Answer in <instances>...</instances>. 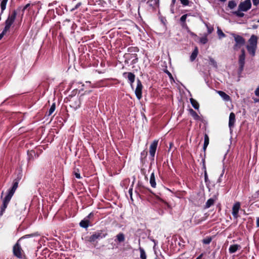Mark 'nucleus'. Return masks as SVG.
I'll return each mask as SVG.
<instances>
[{
  "label": "nucleus",
  "mask_w": 259,
  "mask_h": 259,
  "mask_svg": "<svg viewBox=\"0 0 259 259\" xmlns=\"http://www.w3.org/2000/svg\"><path fill=\"white\" fill-rule=\"evenodd\" d=\"M143 85L139 79L137 80V85L135 90V94L137 98L140 100L142 97Z\"/></svg>",
  "instance_id": "6e6552de"
},
{
  "label": "nucleus",
  "mask_w": 259,
  "mask_h": 259,
  "mask_svg": "<svg viewBox=\"0 0 259 259\" xmlns=\"http://www.w3.org/2000/svg\"><path fill=\"white\" fill-rule=\"evenodd\" d=\"M3 194H4V192H2V193L1 197H3Z\"/></svg>",
  "instance_id": "69168bd1"
},
{
  "label": "nucleus",
  "mask_w": 259,
  "mask_h": 259,
  "mask_svg": "<svg viewBox=\"0 0 259 259\" xmlns=\"http://www.w3.org/2000/svg\"><path fill=\"white\" fill-rule=\"evenodd\" d=\"M190 103H191L192 106H193V107L194 109L198 110L199 108V104L198 103V102L196 100H195L193 98H191L190 99Z\"/></svg>",
  "instance_id": "412c9836"
},
{
  "label": "nucleus",
  "mask_w": 259,
  "mask_h": 259,
  "mask_svg": "<svg viewBox=\"0 0 259 259\" xmlns=\"http://www.w3.org/2000/svg\"><path fill=\"white\" fill-rule=\"evenodd\" d=\"M90 224V221L84 219L80 221L79 223V225L81 227L87 229L89 226Z\"/></svg>",
  "instance_id": "6ab92c4d"
},
{
  "label": "nucleus",
  "mask_w": 259,
  "mask_h": 259,
  "mask_svg": "<svg viewBox=\"0 0 259 259\" xmlns=\"http://www.w3.org/2000/svg\"><path fill=\"white\" fill-rule=\"evenodd\" d=\"M214 203V199L213 198H209L206 201L205 205L204 206L205 208H208L212 205H213Z\"/></svg>",
  "instance_id": "4be33fe9"
},
{
  "label": "nucleus",
  "mask_w": 259,
  "mask_h": 259,
  "mask_svg": "<svg viewBox=\"0 0 259 259\" xmlns=\"http://www.w3.org/2000/svg\"><path fill=\"white\" fill-rule=\"evenodd\" d=\"M139 250L140 252V258L141 259H146L147 255H146V252H145L144 249L143 248L140 247L139 248Z\"/></svg>",
  "instance_id": "a878e982"
},
{
  "label": "nucleus",
  "mask_w": 259,
  "mask_h": 259,
  "mask_svg": "<svg viewBox=\"0 0 259 259\" xmlns=\"http://www.w3.org/2000/svg\"><path fill=\"white\" fill-rule=\"evenodd\" d=\"M198 49L197 47H195L190 57V60L191 62H193L195 60L198 55Z\"/></svg>",
  "instance_id": "a211bd4d"
},
{
  "label": "nucleus",
  "mask_w": 259,
  "mask_h": 259,
  "mask_svg": "<svg viewBox=\"0 0 259 259\" xmlns=\"http://www.w3.org/2000/svg\"><path fill=\"white\" fill-rule=\"evenodd\" d=\"M209 64L212 65L213 67L217 68V63L216 61L212 58L210 57L209 59Z\"/></svg>",
  "instance_id": "c9c22d12"
},
{
  "label": "nucleus",
  "mask_w": 259,
  "mask_h": 259,
  "mask_svg": "<svg viewBox=\"0 0 259 259\" xmlns=\"http://www.w3.org/2000/svg\"><path fill=\"white\" fill-rule=\"evenodd\" d=\"M203 168L204 170V181L205 183H207L208 181V176L206 169V166L205 164L204 159L203 160Z\"/></svg>",
  "instance_id": "393cba45"
},
{
  "label": "nucleus",
  "mask_w": 259,
  "mask_h": 259,
  "mask_svg": "<svg viewBox=\"0 0 259 259\" xmlns=\"http://www.w3.org/2000/svg\"><path fill=\"white\" fill-rule=\"evenodd\" d=\"M172 143H170V145H169V146H170V148H171V146H172Z\"/></svg>",
  "instance_id": "0e129e2a"
},
{
  "label": "nucleus",
  "mask_w": 259,
  "mask_h": 259,
  "mask_svg": "<svg viewBox=\"0 0 259 259\" xmlns=\"http://www.w3.org/2000/svg\"><path fill=\"white\" fill-rule=\"evenodd\" d=\"M156 198L159 200V201H160L161 202H163L164 204H165L168 207H169V204H168V203H167L166 201H165L164 200H163L162 199H161V198H160L159 196H158L157 195H156Z\"/></svg>",
  "instance_id": "ea45409f"
},
{
  "label": "nucleus",
  "mask_w": 259,
  "mask_h": 259,
  "mask_svg": "<svg viewBox=\"0 0 259 259\" xmlns=\"http://www.w3.org/2000/svg\"><path fill=\"white\" fill-rule=\"evenodd\" d=\"M76 102L78 103V105L76 106V108H78L80 107V101L79 99H77Z\"/></svg>",
  "instance_id": "3c124183"
},
{
  "label": "nucleus",
  "mask_w": 259,
  "mask_h": 259,
  "mask_svg": "<svg viewBox=\"0 0 259 259\" xmlns=\"http://www.w3.org/2000/svg\"><path fill=\"white\" fill-rule=\"evenodd\" d=\"M181 3L184 6H188L189 4V0H180Z\"/></svg>",
  "instance_id": "58836bf2"
},
{
  "label": "nucleus",
  "mask_w": 259,
  "mask_h": 259,
  "mask_svg": "<svg viewBox=\"0 0 259 259\" xmlns=\"http://www.w3.org/2000/svg\"><path fill=\"white\" fill-rule=\"evenodd\" d=\"M208 144H209V137L207 134H205L204 141V144H203V149L204 151L206 150V149Z\"/></svg>",
  "instance_id": "5701e85b"
},
{
  "label": "nucleus",
  "mask_w": 259,
  "mask_h": 259,
  "mask_svg": "<svg viewBox=\"0 0 259 259\" xmlns=\"http://www.w3.org/2000/svg\"><path fill=\"white\" fill-rule=\"evenodd\" d=\"M202 256V254H201L200 255H199L196 259H200V257H201Z\"/></svg>",
  "instance_id": "680f3d73"
},
{
  "label": "nucleus",
  "mask_w": 259,
  "mask_h": 259,
  "mask_svg": "<svg viewBox=\"0 0 259 259\" xmlns=\"http://www.w3.org/2000/svg\"><path fill=\"white\" fill-rule=\"evenodd\" d=\"M254 93L256 96L259 97V86L255 90Z\"/></svg>",
  "instance_id": "37998d69"
},
{
  "label": "nucleus",
  "mask_w": 259,
  "mask_h": 259,
  "mask_svg": "<svg viewBox=\"0 0 259 259\" xmlns=\"http://www.w3.org/2000/svg\"><path fill=\"white\" fill-rule=\"evenodd\" d=\"M81 5V2H79L74 7V8L73 9V10H75V9H78L80 6Z\"/></svg>",
  "instance_id": "79ce46f5"
},
{
  "label": "nucleus",
  "mask_w": 259,
  "mask_h": 259,
  "mask_svg": "<svg viewBox=\"0 0 259 259\" xmlns=\"http://www.w3.org/2000/svg\"><path fill=\"white\" fill-rule=\"evenodd\" d=\"M256 226L259 227V217L256 219Z\"/></svg>",
  "instance_id": "5fc2aeb1"
},
{
  "label": "nucleus",
  "mask_w": 259,
  "mask_h": 259,
  "mask_svg": "<svg viewBox=\"0 0 259 259\" xmlns=\"http://www.w3.org/2000/svg\"><path fill=\"white\" fill-rule=\"evenodd\" d=\"M141 156L146 157L147 155V152L143 151V152H141Z\"/></svg>",
  "instance_id": "49530a36"
},
{
  "label": "nucleus",
  "mask_w": 259,
  "mask_h": 259,
  "mask_svg": "<svg viewBox=\"0 0 259 259\" xmlns=\"http://www.w3.org/2000/svg\"><path fill=\"white\" fill-rule=\"evenodd\" d=\"M190 115L193 117L195 120H198L200 119V117L198 114L192 109L189 110Z\"/></svg>",
  "instance_id": "aec40b11"
},
{
  "label": "nucleus",
  "mask_w": 259,
  "mask_h": 259,
  "mask_svg": "<svg viewBox=\"0 0 259 259\" xmlns=\"http://www.w3.org/2000/svg\"><path fill=\"white\" fill-rule=\"evenodd\" d=\"M93 216H94V213L93 212H91L84 219H86V220H88V221H90V219L93 218Z\"/></svg>",
  "instance_id": "a19ab883"
},
{
  "label": "nucleus",
  "mask_w": 259,
  "mask_h": 259,
  "mask_svg": "<svg viewBox=\"0 0 259 259\" xmlns=\"http://www.w3.org/2000/svg\"><path fill=\"white\" fill-rule=\"evenodd\" d=\"M236 3L234 1H229L228 3V7L230 9H234L236 6Z\"/></svg>",
  "instance_id": "2f4dec72"
},
{
  "label": "nucleus",
  "mask_w": 259,
  "mask_h": 259,
  "mask_svg": "<svg viewBox=\"0 0 259 259\" xmlns=\"http://www.w3.org/2000/svg\"><path fill=\"white\" fill-rule=\"evenodd\" d=\"M241 54L239 56L238 63L239 65V70L241 72L244 68L245 64V52L244 49H242L241 51Z\"/></svg>",
  "instance_id": "39448f33"
},
{
  "label": "nucleus",
  "mask_w": 259,
  "mask_h": 259,
  "mask_svg": "<svg viewBox=\"0 0 259 259\" xmlns=\"http://www.w3.org/2000/svg\"><path fill=\"white\" fill-rule=\"evenodd\" d=\"M254 198H258L259 197V191L257 192L256 194L254 195Z\"/></svg>",
  "instance_id": "864d4df0"
},
{
  "label": "nucleus",
  "mask_w": 259,
  "mask_h": 259,
  "mask_svg": "<svg viewBox=\"0 0 259 259\" xmlns=\"http://www.w3.org/2000/svg\"><path fill=\"white\" fill-rule=\"evenodd\" d=\"M235 122V115L233 112H231L229 115V127L231 129L234 126Z\"/></svg>",
  "instance_id": "4468645a"
},
{
  "label": "nucleus",
  "mask_w": 259,
  "mask_h": 259,
  "mask_svg": "<svg viewBox=\"0 0 259 259\" xmlns=\"http://www.w3.org/2000/svg\"><path fill=\"white\" fill-rule=\"evenodd\" d=\"M176 2V0H172L171 4L170 5V7H174V5Z\"/></svg>",
  "instance_id": "09e8293b"
},
{
  "label": "nucleus",
  "mask_w": 259,
  "mask_h": 259,
  "mask_svg": "<svg viewBox=\"0 0 259 259\" xmlns=\"http://www.w3.org/2000/svg\"><path fill=\"white\" fill-rule=\"evenodd\" d=\"M5 34V33H4L3 32H2V33L0 34V40L3 38V37L4 36V35Z\"/></svg>",
  "instance_id": "6e6d98bb"
},
{
  "label": "nucleus",
  "mask_w": 259,
  "mask_h": 259,
  "mask_svg": "<svg viewBox=\"0 0 259 259\" xmlns=\"http://www.w3.org/2000/svg\"><path fill=\"white\" fill-rule=\"evenodd\" d=\"M218 34L220 38L224 37L226 36L224 33L222 31V30H221L219 28H218Z\"/></svg>",
  "instance_id": "4c0bfd02"
},
{
  "label": "nucleus",
  "mask_w": 259,
  "mask_h": 259,
  "mask_svg": "<svg viewBox=\"0 0 259 259\" xmlns=\"http://www.w3.org/2000/svg\"><path fill=\"white\" fill-rule=\"evenodd\" d=\"M8 2V0H2L1 3V9L2 10V12H3L6 9Z\"/></svg>",
  "instance_id": "bb28decb"
},
{
  "label": "nucleus",
  "mask_w": 259,
  "mask_h": 259,
  "mask_svg": "<svg viewBox=\"0 0 259 259\" xmlns=\"http://www.w3.org/2000/svg\"><path fill=\"white\" fill-rule=\"evenodd\" d=\"M208 31L209 33H211V30H210L209 28L208 29Z\"/></svg>",
  "instance_id": "052dcab7"
},
{
  "label": "nucleus",
  "mask_w": 259,
  "mask_h": 259,
  "mask_svg": "<svg viewBox=\"0 0 259 259\" xmlns=\"http://www.w3.org/2000/svg\"><path fill=\"white\" fill-rule=\"evenodd\" d=\"M231 35L234 37L235 41V44L233 46V49L234 50H238L245 44V39L241 35L234 33H231Z\"/></svg>",
  "instance_id": "7ed1b4c3"
},
{
  "label": "nucleus",
  "mask_w": 259,
  "mask_h": 259,
  "mask_svg": "<svg viewBox=\"0 0 259 259\" xmlns=\"http://www.w3.org/2000/svg\"><path fill=\"white\" fill-rule=\"evenodd\" d=\"M19 181V180H18V179H15L14 181V182L13 183V186L11 188L9 189L8 192V194L7 195L11 197H12L16 190L18 188Z\"/></svg>",
  "instance_id": "9d476101"
},
{
  "label": "nucleus",
  "mask_w": 259,
  "mask_h": 259,
  "mask_svg": "<svg viewBox=\"0 0 259 259\" xmlns=\"http://www.w3.org/2000/svg\"><path fill=\"white\" fill-rule=\"evenodd\" d=\"M32 236H33L32 234L26 235L24 236L23 237H22L21 239H22V238H29V237H32Z\"/></svg>",
  "instance_id": "de8ad7c7"
},
{
  "label": "nucleus",
  "mask_w": 259,
  "mask_h": 259,
  "mask_svg": "<svg viewBox=\"0 0 259 259\" xmlns=\"http://www.w3.org/2000/svg\"><path fill=\"white\" fill-rule=\"evenodd\" d=\"M161 21H162V23H164L163 19H161Z\"/></svg>",
  "instance_id": "338daca9"
},
{
  "label": "nucleus",
  "mask_w": 259,
  "mask_h": 259,
  "mask_svg": "<svg viewBox=\"0 0 259 259\" xmlns=\"http://www.w3.org/2000/svg\"><path fill=\"white\" fill-rule=\"evenodd\" d=\"M55 108H56L55 103H53L51 107H50V108L49 110V113H48L49 116L51 115L54 112Z\"/></svg>",
  "instance_id": "473e14b6"
},
{
  "label": "nucleus",
  "mask_w": 259,
  "mask_h": 259,
  "mask_svg": "<svg viewBox=\"0 0 259 259\" xmlns=\"http://www.w3.org/2000/svg\"><path fill=\"white\" fill-rule=\"evenodd\" d=\"M253 4L254 6H257L259 4V0H252Z\"/></svg>",
  "instance_id": "c03bdc74"
},
{
  "label": "nucleus",
  "mask_w": 259,
  "mask_h": 259,
  "mask_svg": "<svg viewBox=\"0 0 259 259\" xmlns=\"http://www.w3.org/2000/svg\"><path fill=\"white\" fill-rule=\"evenodd\" d=\"M165 72L167 74V75L170 77H172V75L168 71V70H166L165 71Z\"/></svg>",
  "instance_id": "603ef678"
},
{
  "label": "nucleus",
  "mask_w": 259,
  "mask_h": 259,
  "mask_svg": "<svg viewBox=\"0 0 259 259\" xmlns=\"http://www.w3.org/2000/svg\"><path fill=\"white\" fill-rule=\"evenodd\" d=\"M171 13L174 14V7H171Z\"/></svg>",
  "instance_id": "13d9d810"
},
{
  "label": "nucleus",
  "mask_w": 259,
  "mask_h": 259,
  "mask_svg": "<svg viewBox=\"0 0 259 259\" xmlns=\"http://www.w3.org/2000/svg\"><path fill=\"white\" fill-rule=\"evenodd\" d=\"M241 248V246L238 244L231 245L229 248V252L230 253H233L236 252L238 250Z\"/></svg>",
  "instance_id": "2eb2a0df"
},
{
  "label": "nucleus",
  "mask_w": 259,
  "mask_h": 259,
  "mask_svg": "<svg viewBox=\"0 0 259 259\" xmlns=\"http://www.w3.org/2000/svg\"><path fill=\"white\" fill-rule=\"evenodd\" d=\"M29 6H30V4H27V5H26L24 7V8H23V9L22 11L24 12V11H25V10H26V9H27Z\"/></svg>",
  "instance_id": "8fccbe9b"
},
{
  "label": "nucleus",
  "mask_w": 259,
  "mask_h": 259,
  "mask_svg": "<svg viewBox=\"0 0 259 259\" xmlns=\"http://www.w3.org/2000/svg\"><path fill=\"white\" fill-rule=\"evenodd\" d=\"M255 102H259V99L258 100H256Z\"/></svg>",
  "instance_id": "774afa93"
},
{
  "label": "nucleus",
  "mask_w": 259,
  "mask_h": 259,
  "mask_svg": "<svg viewBox=\"0 0 259 259\" xmlns=\"http://www.w3.org/2000/svg\"><path fill=\"white\" fill-rule=\"evenodd\" d=\"M150 184L152 188H155L156 186V180H155V177L154 175V172H152L151 174L150 178Z\"/></svg>",
  "instance_id": "dca6fc26"
},
{
  "label": "nucleus",
  "mask_w": 259,
  "mask_h": 259,
  "mask_svg": "<svg viewBox=\"0 0 259 259\" xmlns=\"http://www.w3.org/2000/svg\"><path fill=\"white\" fill-rule=\"evenodd\" d=\"M11 197L9 196L6 195L5 197L4 198L3 202V205L1 207V210L0 211V215H2L3 214V213L5 212L8 204H9L10 200L11 199Z\"/></svg>",
  "instance_id": "9b49d317"
},
{
  "label": "nucleus",
  "mask_w": 259,
  "mask_h": 259,
  "mask_svg": "<svg viewBox=\"0 0 259 259\" xmlns=\"http://www.w3.org/2000/svg\"><path fill=\"white\" fill-rule=\"evenodd\" d=\"M131 58V59L133 58V59L132 61L133 64H135V63H137L138 61V58L137 55L136 54H132Z\"/></svg>",
  "instance_id": "c756f323"
},
{
  "label": "nucleus",
  "mask_w": 259,
  "mask_h": 259,
  "mask_svg": "<svg viewBox=\"0 0 259 259\" xmlns=\"http://www.w3.org/2000/svg\"><path fill=\"white\" fill-rule=\"evenodd\" d=\"M199 41L200 43H201L202 44H206L208 41V39L207 38V36H204L203 37H201L199 39Z\"/></svg>",
  "instance_id": "e433bc0d"
},
{
  "label": "nucleus",
  "mask_w": 259,
  "mask_h": 259,
  "mask_svg": "<svg viewBox=\"0 0 259 259\" xmlns=\"http://www.w3.org/2000/svg\"><path fill=\"white\" fill-rule=\"evenodd\" d=\"M106 234H104L102 231H98L95 232L92 235L89 239V241L91 242L95 241L97 239H101L105 237Z\"/></svg>",
  "instance_id": "20e7f679"
},
{
  "label": "nucleus",
  "mask_w": 259,
  "mask_h": 259,
  "mask_svg": "<svg viewBox=\"0 0 259 259\" xmlns=\"http://www.w3.org/2000/svg\"><path fill=\"white\" fill-rule=\"evenodd\" d=\"M218 93L225 100L228 101L230 99L229 96L226 94L225 92L223 91H219Z\"/></svg>",
  "instance_id": "b1692460"
},
{
  "label": "nucleus",
  "mask_w": 259,
  "mask_h": 259,
  "mask_svg": "<svg viewBox=\"0 0 259 259\" xmlns=\"http://www.w3.org/2000/svg\"><path fill=\"white\" fill-rule=\"evenodd\" d=\"M89 4L91 5H100L102 0H88Z\"/></svg>",
  "instance_id": "cd10ccee"
},
{
  "label": "nucleus",
  "mask_w": 259,
  "mask_h": 259,
  "mask_svg": "<svg viewBox=\"0 0 259 259\" xmlns=\"http://www.w3.org/2000/svg\"><path fill=\"white\" fill-rule=\"evenodd\" d=\"M123 76L128 79L131 87L133 88V83L135 80V75L132 72H124Z\"/></svg>",
  "instance_id": "1a4fd4ad"
},
{
  "label": "nucleus",
  "mask_w": 259,
  "mask_h": 259,
  "mask_svg": "<svg viewBox=\"0 0 259 259\" xmlns=\"http://www.w3.org/2000/svg\"><path fill=\"white\" fill-rule=\"evenodd\" d=\"M14 254L18 258L22 257L21 248L20 244L17 242L13 247Z\"/></svg>",
  "instance_id": "ddd939ff"
},
{
  "label": "nucleus",
  "mask_w": 259,
  "mask_h": 259,
  "mask_svg": "<svg viewBox=\"0 0 259 259\" xmlns=\"http://www.w3.org/2000/svg\"><path fill=\"white\" fill-rule=\"evenodd\" d=\"M251 3L250 0H246L241 2L239 5L238 8L240 10L246 12L251 8Z\"/></svg>",
  "instance_id": "423d86ee"
},
{
  "label": "nucleus",
  "mask_w": 259,
  "mask_h": 259,
  "mask_svg": "<svg viewBox=\"0 0 259 259\" xmlns=\"http://www.w3.org/2000/svg\"><path fill=\"white\" fill-rule=\"evenodd\" d=\"M212 240V239L210 237H206L205 238H204V239H203L202 240V242L203 244H209L210 242Z\"/></svg>",
  "instance_id": "72a5a7b5"
},
{
  "label": "nucleus",
  "mask_w": 259,
  "mask_h": 259,
  "mask_svg": "<svg viewBox=\"0 0 259 259\" xmlns=\"http://www.w3.org/2000/svg\"><path fill=\"white\" fill-rule=\"evenodd\" d=\"M241 10H240L239 9L238 11H235L233 12V14H235L236 16H237L238 17H243L244 16V14L242 12H241Z\"/></svg>",
  "instance_id": "c85d7f7f"
},
{
  "label": "nucleus",
  "mask_w": 259,
  "mask_h": 259,
  "mask_svg": "<svg viewBox=\"0 0 259 259\" xmlns=\"http://www.w3.org/2000/svg\"><path fill=\"white\" fill-rule=\"evenodd\" d=\"M219 1L221 2H224L226 1V0H219Z\"/></svg>",
  "instance_id": "e2e57ef3"
},
{
  "label": "nucleus",
  "mask_w": 259,
  "mask_h": 259,
  "mask_svg": "<svg viewBox=\"0 0 259 259\" xmlns=\"http://www.w3.org/2000/svg\"><path fill=\"white\" fill-rule=\"evenodd\" d=\"M158 141L154 140L150 145L149 148V153L152 160H154L155 152L157 149Z\"/></svg>",
  "instance_id": "0eeeda50"
},
{
  "label": "nucleus",
  "mask_w": 259,
  "mask_h": 259,
  "mask_svg": "<svg viewBox=\"0 0 259 259\" xmlns=\"http://www.w3.org/2000/svg\"><path fill=\"white\" fill-rule=\"evenodd\" d=\"M240 208V203L239 202H236L232 207V215L235 219L238 217V212Z\"/></svg>",
  "instance_id": "f8f14e48"
},
{
  "label": "nucleus",
  "mask_w": 259,
  "mask_h": 259,
  "mask_svg": "<svg viewBox=\"0 0 259 259\" xmlns=\"http://www.w3.org/2000/svg\"><path fill=\"white\" fill-rule=\"evenodd\" d=\"M159 3V0H154V4L155 5H158Z\"/></svg>",
  "instance_id": "4d7b16f0"
},
{
  "label": "nucleus",
  "mask_w": 259,
  "mask_h": 259,
  "mask_svg": "<svg viewBox=\"0 0 259 259\" xmlns=\"http://www.w3.org/2000/svg\"><path fill=\"white\" fill-rule=\"evenodd\" d=\"M127 51L130 53L137 52L139 51V49L137 47H130L127 49Z\"/></svg>",
  "instance_id": "f704fd0d"
},
{
  "label": "nucleus",
  "mask_w": 259,
  "mask_h": 259,
  "mask_svg": "<svg viewBox=\"0 0 259 259\" xmlns=\"http://www.w3.org/2000/svg\"><path fill=\"white\" fill-rule=\"evenodd\" d=\"M129 193H130L131 195H132V189H131L129 190Z\"/></svg>",
  "instance_id": "bf43d9fd"
},
{
  "label": "nucleus",
  "mask_w": 259,
  "mask_h": 259,
  "mask_svg": "<svg viewBox=\"0 0 259 259\" xmlns=\"http://www.w3.org/2000/svg\"><path fill=\"white\" fill-rule=\"evenodd\" d=\"M74 175H75V177L76 178H77V179H80L81 178L80 174L78 173V172H74Z\"/></svg>",
  "instance_id": "a18cd8bd"
},
{
  "label": "nucleus",
  "mask_w": 259,
  "mask_h": 259,
  "mask_svg": "<svg viewBox=\"0 0 259 259\" xmlns=\"http://www.w3.org/2000/svg\"><path fill=\"white\" fill-rule=\"evenodd\" d=\"M187 16H188V14L183 15L180 18V21L182 23L183 26L186 25L185 22H186V20Z\"/></svg>",
  "instance_id": "7c9ffc66"
},
{
  "label": "nucleus",
  "mask_w": 259,
  "mask_h": 259,
  "mask_svg": "<svg viewBox=\"0 0 259 259\" xmlns=\"http://www.w3.org/2000/svg\"><path fill=\"white\" fill-rule=\"evenodd\" d=\"M17 16V12L16 10H14L10 13L7 20L5 21V27L3 30V32L5 34L9 30L11 26L14 22Z\"/></svg>",
  "instance_id": "f03ea898"
},
{
  "label": "nucleus",
  "mask_w": 259,
  "mask_h": 259,
  "mask_svg": "<svg viewBox=\"0 0 259 259\" xmlns=\"http://www.w3.org/2000/svg\"><path fill=\"white\" fill-rule=\"evenodd\" d=\"M257 37L252 34L248 39V45L246 46L248 52L251 56H254L257 45Z\"/></svg>",
  "instance_id": "f257e3e1"
},
{
  "label": "nucleus",
  "mask_w": 259,
  "mask_h": 259,
  "mask_svg": "<svg viewBox=\"0 0 259 259\" xmlns=\"http://www.w3.org/2000/svg\"><path fill=\"white\" fill-rule=\"evenodd\" d=\"M115 241L118 243L122 242L125 240V236L123 233L118 234L116 236Z\"/></svg>",
  "instance_id": "f3484780"
}]
</instances>
